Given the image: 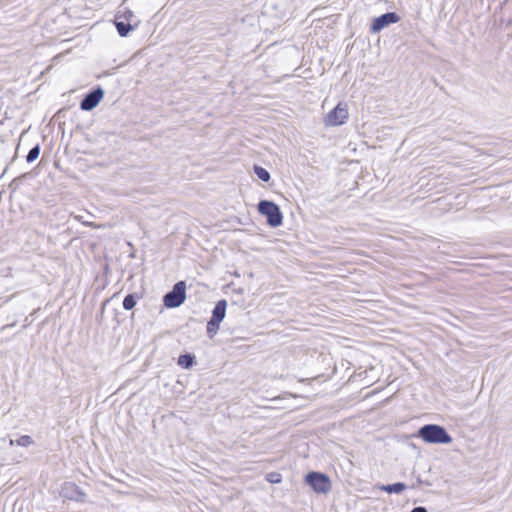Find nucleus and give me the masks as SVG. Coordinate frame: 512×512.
I'll use <instances>...</instances> for the list:
<instances>
[{
	"instance_id": "obj_1",
	"label": "nucleus",
	"mask_w": 512,
	"mask_h": 512,
	"mask_svg": "<svg viewBox=\"0 0 512 512\" xmlns=\"http://www.w3.org/2000/svg\"><path fill=\"white\" fill-rule=\"evenodd\" d=\"M349 117V104L342 100L323 115L322 123L326 128H336L345 125Z\"/></svg>"
},
{
	"instance_id": "obj_2",
	"label": "nucleus",
	"mask_w": 512,
	"mask_h": 512,
	"mask_svg": "<svg viewBox=\"0 0 512 512\" xmlns=\"http://www.w3.org/2000/svg\"><path fill=\"white\" fill-rule=\"evenodd\" d=\"M418 436L424 442L430 444H450L452 437L447 433L444 427L436 424L424 425L420 428Z\"/></svg>"
},
{
	"instance_id": "obj_3",
	"label": "nucleus",
	"mask_w": 512,
	"mask_h": 512,
	"mask_svg": "<svg viewBox=\"0 0 512 512\" xmlns=\"http://www.w3.org/2000/svg\"><path fill=\"white\" fill-rule=\"evenodd\" d=\"M258 212L264 215L271 227H278L283 223V215L278 205L272 201L263 200L258 204Z\"/></svg>"
},
{
	"instance_id": "obj_4",
	"label": "nucleus",
	"mask_w": 512,
	"mask_h": 512,
	"mask_svg": "<svg viewBox=\"0 0 512 512\" xmlns=\"http://www.w3.org/2000/svg\"><path fill=\"white\" fill-rule=\"evenodd\" d=\"M305 480L316 493L327 494L331 490V480L325 474L310 472L306 475Z\"/></svg>"
},
{
	"instance_id": "obj_5",
	"label": "nucleus",
	"mask_w": 512,
	"mask_h": 512,
	"mask_svg": "<svg viewBox=\"0 0 512 512\" xmlns=\"http://www.w3.org/2000/svg\"><path fill=\"white\" fill-rule=\"evenodd\" d=\"M186 298V284L183 281L176 283L171 292L164 296V305L167 308L179 307Z\"/></svg>"
},
{
	"instance_id": "obj_6",
	"label": "nucleus",
	"mask_w": 512,
	"mask_h": 512,
	"mask_svg": "<svg viewBox=\"0 0 512 512\" xmlns=\"http://www.w3.org/2000/svg\"><path fill=\"white\" fill-rule=\"evenodd\" d=\"M104 97V90L97 88L96 90L89 93L81 102L80 107L84 111H90L94 109Z\"/></svg>"
},
{
	"instance_id": "obj_7",
	"label": "nucleus",
	"mask_w": 512,
	"mask_h": 512,
	"mask_svg": "<svg viewBox=\"0 0 512 512\" xmlns=\"http://www.w3.org/2000/svg\"><path fill=\"white\" fill-rule=\"evenodd\" d=\"M399 18L395 13H386L377 17L371 26V31L376 33L392 23L398 22Z\"/></svg>"
},
{
	"instance_id": "obj_8",
	"label": "nucleus",
	"mask_w": 512,
	"mask_h": 512,
	"mask_svg": "<svg viewBox=\"0 0 512 512\" xmlns=\"http://www.w3.org/2000/svg\"><path fill=\"white\" fill-rule=\"evenodd\" d=\"M61 494L64 498L75 500V501H84L85 494L78 489V487L72 483H67L62 487Z\"/></svg>"
},
{
	"instance_id": "obj_9",
	"label": "nucleus",
	"mask_w": 512,
	"mask_h": 512,
	"mask_svg": "<svg viewBox=\"0 0 512 512\" xmlns=\"http://www.w3.org/2000/svg\"><path fill=\"white\" fill-rule=\"evenodd\" d=\"M226 306L227 303L225 300L217 302L213 309L211 320H213L214 322L221 323L226 315Z\"/></svg>"
},
{
	"instance_id": "obj_10",
	"label": "nucleus",
	"mask_w": 512,
	"mask_h": 512,
	"mask_svg": "<svg viewBox=\"0 0 512 512\" xmlns=\"http://www.w3.org/2000/svg\"><path fill=\"white\" fill-rule=\"evenodd\" d=\"M380 489L386 491L388 493H401L406 489V485L404 483H395L391 485H382Z\"/></svg>"
},
{
	"instance_id": "obj_11",
	"label": "nucleus",
	"mask_w": 512,
	"mask_h": 512,
	"mask_svg": "<svg viewBox=\"0 0 512 512\" xmlns=\"http://www.w3.org/2000/svg\"><path fill=\"white\" fill-rule=\"evenodd\" d=\"M115 26L117 32L121 37H125L129 34L130 31L133 30V26L130 24H125L124 22H115Z\"/></svg>"
},
{
	"instance_id": "obj_12",
	"label": "nucleus",
	"mask_w": 512,
	"mask_h": 512,
	"mask_svg": "<svg viewBox=\"0 0 512 512\" xmlns=\"http://www.w3.org/2000/svg\"><path fill=\"white\" fill-rule=\"evenodd\" d=\"M193 362L194 357L189 354L181 355L178 358V364L185 369H189L193 365Z\"/></svg>"
},
{
	"instance_id": "obj_13",
	"label": "nucleus",
	"mask_w": 512,
	"mask_h": 512,
	"mask_svg": "<svg viewBox=\"0 0 512 512\" xmlns=\"http://www.w3.org/2000/svg\"><path fill=\"white\" fill-rule=\"evenodd\" d=\"M254 173L257 175V177L264 181L268 182L270 180V173L261 166H255L254 167Z\"/></svg>"
},
{
	"instance_id": "obj_14",
	"label": "nucleus",
	"mask_w": 512,
	"mask_h": 512,
	"mask_svg": "<svg viewBox=\"0 0 512 512\" xmlns=\"http://www.w3.org/2000/svg\"><path fill=\"white\" fill-rule=\"evenodd\" d=\"M219 324L220 323L214 322L213 320L210 319V321L207 324V333L209 334L210 337H213L217 333L219 329Z\"/></svg>"
},
{
	"instance_id": "obj_15",
	"label": "nucleus",
	"mask_w": 512,
	"mask_h": 512,
	"mask_svg": "<svg viewBox=\"0 0 512 512\" xmlns=\"http://www.w3.org/2000/svg\"><path fill=\"white\" fill-rule=\"evenodd\" d=\"M136 305V301L133 295H127L123 300V307L126 310L132 309Z\"/></svg>"
},
{
	"instance_id": "obj_16",
	"label": "nucleus",
	"mask_w": 512,
	"mask_h": 512,
	"mask_svg": "<svg viewBox=\"0 0 512 512\" xmlns=\"http://www.w3.org/2000/svg\"><path fill=\"white\" fill-rule=\"evenodd\" d=\"M39 154H40V147L38 145H36L29 151V153L27 155V162H33L34 160H36L38 158Z\"/></svg>"
},
{
	"instance_id": "obj_17",
	"label": "nucleus",
	"mask_w": 512,
	"mask_h": 512,
	"mask_svg": "<svg viewBox=\"0 0 512 512\" xmlns=\"http://www.w3.org/2000/svg\"><path fill=\"white\" fill-rule=\"evenodd\" d=\"M32 442H33L32 438L28 435H23L16 440V444L18 446H23V447L29 446L30 444H32Z\"/></svg>"
},
{
	"instance_id": "obj_18",
	"label": "nucleus",
	"mask_w": 512,
	"mask_h": 512,
	"mask_svg": "<svg viewBox=\"0 0 512 512\" xmlns=\"http://www.w3.org/2000/svg\"><path fill=\"white\" fill-rule=\"evenodd\" d=\"M267 480L270 483H280L281 482V475L278 473H270L267 475Z\"/></svg>"
},
{
	"instance_id": "obj_19",
	"label": "nucleus",
	"mask_w": 512,
	"mask_h": 512,
	"mask_svg": "<svg viewBox=\"0 0 512 512\" xmlns=\"http://www.w3.org/2000/svg\"><path fill=\"white\" fill-rule=\"evenodd\" d=\"M411 512H427V510L423 507H416Z\"/></svg>"
},
{
	"instance_id": "obj_20",
	"label": "nucleus",
	"mask_w": 512,
	"mask_h": 512,
	"mask_svg": "<svg viewBox=\"0 0 512 512\" xmlns=\"http://www.w3.org/2000/svg\"><path fill=\"white\" fill-rule=\"evenodd\" d=\"M9 444H10L11 446H13L14 444H16V441H14L13 439H10Z\"/></svg>"
},
{
	"instance_id": "obj_21",
	"label": "nucleus",
	"mask_w": 512,
	"mask_h": 512,
	"mask_svg": "<svg viewBox=\"0 0 512 512\" xmlns=\"http://www.w3.org/2000/svg\"><path fill=\"white\" fill-rule=\"evenodd\" d=\"M127 16H133V12L131 10L127 11Z\"/></svg>"
},
{
	"instance_id": "obj_22",
	"label": "nucleus",
	"mask_w": 512,
	"mask_h": 512,
	"mask_svg": "<svg viewBox=\"0 0 512 512\" xmlns=\"http://www.w3.org/2000/svg\"><path fill=\"white\" fill-rule=\"evenodd\" d=\"M127 16H133V12L131 10L127 11Z\"/></svg>"
},
{
	"instance_id": "obj_23",
	"label": "nucleus",
	"mask_w": 512,
	"mask_h": 512,
	"mask_svg": "<svg viewBox=\"0 0 512 512\" xmlns=\"http://www.w3.org/2000/svg\"><path fill=\"white\" fill-rule=\"evenodd\" d=\"M91 226H93L94 228H99L101 227L100 225H94V224H90Z\"/></svg>"
}]
</instances>
